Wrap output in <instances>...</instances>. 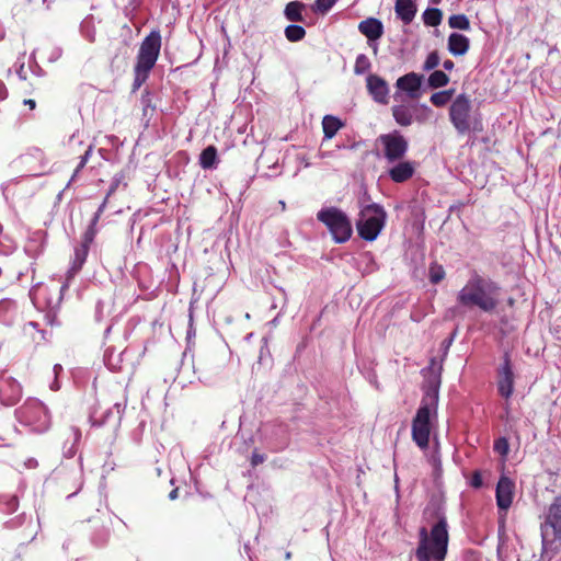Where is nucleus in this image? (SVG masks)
<instances>
[{"label": "nucleus", "instance_id": "f257e3e1", "mask_svg": "<svg viewBox=\"0 0 561 561\" xmlns=\"http://www.w3.org/2000/svg\"><path fill=\"white\" fill-rule=\"evenodd\" d=\"M500 287L490 278L473 272L466 285L457 295L458 304L471 309L479 308L483 312H492L499 305Z\"/></svg>", "mask_w": 561, "mask_h": 561}, {"label": "nucleus", "instance_id": "f03ea898", "mask_svg": "<svg viewBox=\"0 0 561 561\" xmlns=\"http://www.w3.org/2000/svg\"><path fill=\"white\" fill-rule=\"evenodd\" d=\"M448 525L444 515L433 525L428 534L426 527L419 531V546L415 550L417 561H444L448 549Z\"/></svg>", "mask_w": 561, "mask_h": 561}, {"label": "nucleus", "instance_id": "7ed1b4c3", "mask_svg": "<svg viewBox=\"0 0 561 561\" xmlns=\"http://www.w3.org/2000/svg\"><path fill=\"white\" fill-rule=\"evenodd\" d=\"M541 530V560L551 561L561 548V499L556 497L548 507L543 522L540 525Z\"/></svg>", "mask_w": 561, "mask_h": 561}, {"label": "nucleus", "instance_id": "20e7f679", "mask_svg": "<svg viewBox=\"0 0 561 561\" xmlns=\"http://www.w3.org/2000/svg\"><path fill=\"white\" fill-rule=\"evenodd\" d=\"M438 405V388L430 387L412 421V439L421 448L426 449L431 435V416L436 413Z\"/></svg>", "mask_w": 561, "mask_h": 561}, {"label": "nucleus", "instance_id": "39448f33", "mask_svg": "<svg viewBox=\"0 0 561 561\" xmlns=\"http://www.w3.org/2000/svg\"><path fill=\"white\" fill-rule=\"evenodd\" d=\"M365 202H359L356 228L362 239L374 241L385 227L387 213L381 205L376 203L365 204Z\"/></svg>", "mask_w": 561, "mask_h": 561}, {"label": "nucleus", "instance_id": "423d86ee", "mask_svg": "<svg viewBox=\"0 0 561 561\" xmlns=\"http://www.w3.org/2000/svg\"><path fill=\"white\" fill-rule=\"evenodd\" d=\"M317 219L328 228L335 243H345L351 239L352 222L342 209L323 207L318 211Z\"/></svg>", "mask_w": 561, "mask_h": 561}, {"label": "nucleus", "instance_id": "0eeeda50", "mask_svg": "<svg viewBox=\"0 0 561 561\" xmlns=\"http://www.w3.org/2000/svg\"><path fill=\"white\" fill-rule=\"evenodd\" d=\"M21 424L28 426L32 432L44 433L50 427V415L43 402L37 399L27 400L16 410Z\"/></svg>", "mask_w": 561, "mask_h": 561}, {"label": "nucleus", "instance_id": "6e6552de", "mask_svg": "<svg viewBox=\"0 0 561 561\" xmlns=\"http://www.w3.org/2000/svg\"><path fill=\"white\" fill-rule=\"evenodd\" d=\"M471 100L461 93L456 96L449 107V119L458 134L465 135L471 130Z\"/></svg>", "mask_w": 561, "mask_h": 561}, {"label": "nucleus", "instance_id": "1a4fd4ad", "mask_svg": "<svg viewBox=\"0 0 561 561\" xmlns=\"http://www.w3.org/2000/svg\"><path fill=\"white\" fill-rule=\"evenodd\" d=\"M377 140L382 146V154L388 163L403 159L409 150V141L399 130L382 134Z\"/></svg>", "mask_w": 561, "mask_h": 561}, {"label": "nucleus", "instance_id": "9d476101", "mask_svg": "<svg viewBox=\"0 0 561 561\" xmlns=\"http://www.w3.org/2000/svg\"><path fill=\"white\" fill-rule=\"evenodd\" d=\"M161 49V35L159 31H151L141 42L136 65L144 69H152Z\"/></svg>", "mask_w": 561, "mask_h": 561}, {"label": "nucleus", "instance_id": "9b49d317", "mask_svg": "<svg viewBox=\"0 0 561 561\" xmlns=\"http://www.w3.org/2000/svg\"><path fill=\"white\" fill-rule=\"evenodd\" d=\"M514 371L508 352L503 355V363L497 368V391L505 399L514 392Z\"/></svg>", "mask_w": 561, "mask_h": 561}, {"label": "nucleus", "instance_id": "f8f14e48", "mask_svg": "<svg viewBox=\"0 0 561 561\" xmlns=\"http://www.w3.org/2000/svg\"><path fill=\"white\" fill-rule=\"evenodd\" d=\"M21 387L19 382L7 375V373H0V401L4 405H14L21 398Z\"/></svg>", "mask_w": 561, "mask_h": 561}, {"label": "nucleus", "instance_id": "ddd939ff", "mask_svg": "<svg viewBox=\"0 0 561 561\" xmlns=\"http://www.w3.org/2000/svg\"><path fill=\"white\" fill-rule=\"evenodd\" d=\"M387 171L388 176L394 183H404L409 181L415 173L416 163L410 160H399Z\"/></svg>", "mask_w": 561, "mask_h": 561}, {"label": "nucleus", "instance_id": "4468645a", "mask_svg": "<svg viewBox=\"0 0 561 561\" xmlns=\"http://www.w3.org/2000/svg\"><path fill=\"white\" fill-rule=\"evenodd\" d=\"M367 90L375 102L379 104L389 102V85L381 77L369 75L367 77Z\"/></svg>", "mask_w": 561, "mask_h": 561}, {"label": "nucleus", "instance_id": "2eb2a0df", "mask_svg": "<svg viewBox=\"0 0 561 561\" xmlns=\"http://www.w3.org/2000/svg\"><path fill=\"white\" fill-rule=\"evenodd\" d=\"M514 482L508 477H501L496 484V504L500 510L506 511L513 502Z\"/></svg>", "mask_w": 561, "mask_h": 561}, {"label": "nucleus", "instance_id": "dca6fc26", "mask_svg": "<svg viewBox=\"0 0 561 561\" xmlns=\"http://www.w3.org/2000/svg\"><path fill=\"white\" fill-rule=\"evenodd\" d=\"M392 116L396 123L402 127H408L414 121L422 123L423 121L415 116L416 108L413 105L399 104L391 107Z\"/></svg>", "mask_w": 561, "mask_h": 561}, {"label": "nucleus", "instance_id": "f3484780", "mask_svg": "<svg viewBox=\"0 0 561 561\" xmlns=\"http://www.w3.org/2000/svg\"><path fill=\"white\" fill-rule=\"evenodd\" d=\"M88 253H89V248H87V245H81L80 244V245L76 247V249H75V257H73V260L71 262L70 268L67 272L66 282L60 287V294L61 295L69 287V282L82 268V266H83V264H84V262L87 260Z\"/></svg>", "mask_w": 561, "mask_h": 561}, {"label": "nucleus", "instance_id": "a211bd4d", "mask_svg": "<svg viewBox=\"0 0 561 561\" xmlns=\"http://www.w3.org/2000/svg\"><path fill=\"white\" fill-rule=\"evenodd\" d=\"M422 81V75L416 72H409L400 77L397 80L396 85L398 89L405 91L410 98H417Z\"/></svg>", "mask_w": 561, "mask_h": 561}, {"label": "nucleus", "instance_id": "6ab92c4d", "mask_svg": "<svg viewBox=\"0 0 561 561\" xmlns=\"http://www.w3.org/2000/svg\"><path fill=\"white\" fill-rule=\"evenodd\" d=\"M358 31L367 37L368 42H376L383 34V24L376 18H367L359 22Z\"/></svg>", "mask_w": 561, "mask_h": 561}, {"label": "nucleus", "instance_id": "aec40b11", "mask_svg": "<svg viewBox=\"0 0 561 561\" xmlns=\"http://www.w3.org/2000/svg\"><path fill=\"white\" fill-rule=\"evenodd\" d=\"M126 403L125 402H115L111 409H107L102 419L98 420L94 415L91 416V421L93 425L102 426L104 424L114 422L115 424H119L123 413L125 411Z\"/></svg>", "mask_w": 561, "mask_h": 561}, {"label": "nucleus", "instance_id": "412c9836", "mask_svg": "<svg viewBox=\"0 0 561 561\" xmlns=\"http://www.w3.org/2000/svg\"><path fill=\"white\" fill-rule=\"evenodd\" d=\"M394 12L397 18L408 25L414 20L417 8L413 0H396Z\"/></svg>", "mask_w": 561, "mask_h": 561}, {"label": "nucleus", "instance_id": "4be33fe9", "mask_svg": "<svg viewBox=\"0 0 561 561\" xmlns=\"http://www.w3.org/2000/svg\"><path fill=\"white\" fill-rule=\"evenodd\" d=\"M470 47V41L467 36L459 33H451L448 37V50L454 56H463Z\"/></svg>", "mask_w": 561, "mask_h": 561}, {"label": "nucleus", "instance_id": "5701e85b", "mask_svg": "<svg viewBox=\"0 0 561 561\" xmlns=\"http://www.w3.org/2000/svg\"><path fill=\"white\" fill-rule=\"evenodd\" d=\"M218 164L217 149L215 146L206 147L199 154V165L204 170L216 169Z\"/></svg>", "mask_w": 561, "mask_h": 561}, {"label": "nucleus", "instance_id": "b1692460", "mask_svg": "<svg viewBox=\"0 0 561 561\" xmlns=\"http://www.w3.org/2000/svg\"><path fill=\"white\" fill-rule=\"evenodd\" d=\"M305 8L306 4L300 1H290L285 7L284 15L290 22H302Z\"/></svg>", "mask_w": 561, "mask_h": 561}, {"label": "nucleus", "instance_id": "393cba45", "mask_svg": "<svg viewBox=\"0 0 561 561\" xmlns=\"http://www.w3.org/2000/svg\"><path fill=\"white\" fill-rule=\"evenodd\" d=\"M341 127H343V123L340 118L332 115H325L322 119L324 139L333 138Z\"/></svg>", "mask_w": 561, "mask_h": 561}, {"label": "nucleus", "instance_id": "a878e982", "mask_svg": "<svg viewBox=\"0 0 561 561\" xmlns=\"http://www.w3.org/2000/svg\"><path fill=\"white\" fill-rule=\"evenodd\" d=\"M422 19L425 25L437 26L442 23L443 12L437 8H427L423 12Z\"/></svg>", "mask_w": 561, "mask_h": 561}, {"label": "nucleus", "instance_id": "bb28decb", "mask_svg": "<svg viewBox=\"0 0 561 561\" xmlns=\"http://www.w3.org/2000/svg\"><path fill=\"white\" fill-rule=\"evenodd\" d=\"M449 82V77L442 70H434L428 79L427 84L432 89H438L447 85Z\"/></svg>", "mask_w": 561, "mask_h": 561}, {"label": "nucleus", "instance_id": "cd10ccee", "mask_svg": "<svg viewBox=\"0 0 561 561\" xmlns=\"http://www.w3.org/2000/svg\"><path fill=\"white\" fill-rule=\"evenodd\" d=\"M19 507V500L15 495H0V511L10 514L14 513Z\"/></svg>", "mask_w": 561, "mask_h": 561}, {"label": "nucleus", "instance_id": "c85d7f7f", "mask_svg": "<svg viewBox=\"0 0 561 561\" xmlns=\"http://www.w3.org/2000/svg\"><path fill=\"white\" fill-rule=\"evenodd\" d=\"M454 92V89L435 92L431 95V103L437 107H443L451 100Z\"/></svg>", "mask_w": 561, "mask_h": 561}, {"label": "nucleus", "instance_id": "c756f323", "mask_svg": "<svg viewBox=\"0 0 561 561\" xmlns=\"http://www.w3.org/2000/svg\"><path fill=\"white\" fill-rule=\"evenodd\" d=\"M285 36L289 42H299L306 36V30L297 24H290L285 28Z\"/></svg>", "mask_w": 561, "mask_h": 561}, {"label": "nucleus", "instance_id": "7c9ffc66", "mask_svg": "<svg viewBox=\"0 0 561 561\" xmlns=\"http://www.w3.org/2000/svg\"><path fill=\"white\" fill-rule=\"evenodd\" d=\"M16 309L15 301L11 299H3L0 301V321L10 322L11 313Z\"/></svg>", "mask_w": 561, "mask_h": 561}, {"label": "nucleus", "instance_id": "2f4dec72", "mask_svg": "<svg viewBox=\"0 0 561 561\" xmlns=\"http://www.w3.org/2000/svg\"><path fill=\"white\" fill-rule=\"evenodd\" d=\"M448 24L451 28L467 31L470 28V21L465 14L449 16Z\"/></svg>", "mask_w": 561, "mask_h": 561}, {"label": "nucleus", "instance_id": "473e14b6", "mask_svg": "<svg viewBox=\"0 0 561 561\" xmlns=\"http://www.w3.org/2000/svg\"><path fill=\"white\" fill-rule=\"evenodd\" d=\"M110 538V529L107 527L96 528L91 537V541L95 547H103Z\"/></svg>", "mask_w": 561, "mask_h": 561}, {"label": "nucleus", "instance_id": "72a5a7b5", "mask_svg": "<svg viewBox=\"0 0 561 561\" xmlns=\"http://www.w3.org/2000/svg\"><path fill=\"white\" fill-rule=\"evenodd\" d=\"M371 62L365 54H359L356 57L354 65V72L357 76L364 75L370 70Z\"/></svg>", "mask_w": 561, "mask_h": 561}, {"label": "nucleus", "instance_id": "f704fd0d", "mask_svg": "<svg viewBox=\"0 0 561 561\" xmlns=\"http://www.w3.org/2000/svg\"><path fill=\"white\" fill-rule=\"evenodd\" d=\"M444 277H445L444 267L440 264L433 262L428 268L430 282L432 284H438L439 282H442L444 279Z\"/></svg>", "mask_w": 561, "mask_h": 561}, {"label": "nucleus", "instance_id": "c9c22d12", "mask_svg": "<svg viewBox=\"0 0 561 561\" xmlns=\"http://www.w3.org/2000/svg\"><path fill=\"white\" fill-rule=\"evenodd\" d=\"M151 69H144L138 65H135L134 72H135V79H134V89H139L142 83L148 79L149 72Z\"/></svg>", "mask_w": 561, "mask_h": 561}, {"label": "nucleus", "instance_id": "e433bc0d", "mask_svg": "<svg viewBox=\"0 0 561 561\" xmlns=\"http://www.w3.org/2000/svg\"><path fill=\"white\" fill-rule=\"evenodd\" d=\"M71 432V435H72V443L71 445L67 448V446H65V456L68 457V458H71L75 456L77 449H76V444L80 440L81 438V432L79 428L77 427H71L70 430Z\"/></svg>", "mask_w": 561, "mask_h": 561}, {"label": "nucleus", "instance_id": "4c0bfd02", "mask_svg": "<svg viewBox=\"0 0 561 561\" xmlns=\"http://www.w3.org/2000/svg\"><path fill=\"white\" fill-rule=\"evenodd\" d=\"M439 62H440V58H439L438 51H436V50L431 51L427 55L426 60L424 61L423 70L431 71V70L435 69L439 65Z\"/></svg>", "mask_w": 561, "mask_h": 561}, {"label": "nucleus", "instance_id": "58836bf2", "mask_svg": "<svg viewBox=\"0 0 561 561\" xmlns=\"http://www.w3.org/2000/svg\"><path fill=\"white\" fill-rule=\"evenodd\" d=\"M493 449L502 457H506L510 451V444L505 437H500L494 440Z\"/></svg>", "mask_w": 561, "mask_h": 561}, {"label": "nucleus", "instance_id": "ea45409f", "mask_svg": "<svg viewBox=\"0 0 561 561\" xmlns=\"http://www.w3.org/2000/svg\"><path fill=\"white\" fill-rule=\"evenodd\" d=\"M26 522V515L25 514H20L13 518H10L9 520H7L3 526L4 528L7 529H16L21 526H23Z\"/></svg>", "mask_w": 561, "mask_h": 561}, {"label": "nucleus", "instance_id": "a19ab883", "mask_svg": "<svg viewBox=\"0 0 561 561\" xmlns=\"http://www.w3.org/2000/svg\"><path fill=\"white\" fill-rule=\"evenodd\" d=\"M336 0H316L314 9L320 13H327L335 4Z\"/></svg>", "mask_w": 561, "mask_h": 561}, {"label": "nucleus", "instance_id": "79ce46f5", "mask_svg": "<svg viewBox=\"0 0 561 561\" xmlns=\"http://www.w3.org/2000/svg\"><path fill=\"white\" fill-rule=\"evenodd\" d=\"M91 153H92V145H90L87 148V150L84 151V153L81 156L80 162H79L78 167L76 168L70 182L77 176V174L81 171V169L84 168V165L87 164Z\"/></svg>", "mask_w": 561, "mask_h": 561}, {"label": "nucleus", "instance_id": "37998d69", "mask_svg": "<svg viewBox=\"0 0 561 561\" xmlns=\"http://www.w3.org/2000/svg\"><path fill=\"white\" fill-rule=\"evenodd\" d=\"M140 102L142 105L144 116H147L148 110L154 111L156 105L152 104V100L149 92H146L141 95Z\"/></svg>", "mask_w": 561, "mask_h": 561}, {"label": "nucleus", "instance_id": "c03bdc74", "mask_svg": "<svg viewBox=\"0 0 561 561\" xmlns=\"http://www.w3.org/2000/svg\"><path fill=\"white\" fill-rule=\"evenodd\" d=\"M94 226L92 222L91 225L89 226V228L87 229V231L84 232L83 234V240L81 242V245H87V248H90V244L92 243L94 237H95V229H94Z\"/></svg>", "mask_w": 561, "mask_h": 561}, {"label": "nucleus", "instance_id": "a18cd8bd", "mask_svg": "<svg viewBox=\"0 0 561 561\" xmlns=\"http://www.w3.org/2000/svg\"><path fill=\"white\" fill-rule=\"evenodd\" d=\"M483 484V481H482V476L479 471H474L472 473V477H471V480H470V485L474 489H479L481 488Z\"/></svg>", "mask_w": 561, "mask_h": 561}, {"label": "nucleus", "instance_id": "49530a36", "mask_svg": "<svg viewBox=\"0 0 561 561\" xmlns=\"http://www.w3.org/2000/svg\"><path fill=\"white\" fill-rule=\"evenodd\" d=\"M265 455L259 454L254 451L251 457V465L252 467H256L265 461Z\"/></svg>", "mask_w": 561, "mask_h": 561}, {"label": "nucleus", "instance_id": "de8ad7c7", "mask_svg": "<svg viewBox=\"0 0 561 561\" xmlns=\"http://www.w3.org/2000/svg\"><path fill=\"white\" fill-rule=\"evenodd\" d=\"M62 55V49L60 47H54L48 56V60L54 62L58 60Z\"/></svg>", "mask_w": 561, "mask_h": 561}, {"label": "nucleus", "instance_id": "09e8293b", "mask_svg": "<svg viewBox=\"0 0 561 561\" xmlns=\"http://www.w3.org/2000/svg\"><path fill=\"white\" fill-rule=\"evenodd\" d=\"M106 202H107V198L104 199V202L100 205V207L98 208L96 213L94 214V217L92 219V224L93 225H96L101 214L104 211V208L106 206Z\"/></svg>", "mask_w": 561, "mask_h": 561}, {"label": "nucleus", "instance_id": "8fccbe9b", "mask_svg": "<svg viewBox=\"0 0 561 561\" xmlns=\"http://www.w3.org/2000/svg\"><path fill=\"white\" fill-rule=\"evenodd\" d=\"M45 321H46V323H47V324H49V325H51V327H53V325H55V324H57V316H56V313H55V312L49 311V312L45 316Z\"/></svg>", "mask_w": 561, "mask_h": 561}, {"label": "nucleus", "instance_id": "3c124183", "mask_svg": "<svg viewBox=\"0 0 561 561\" xmlns=\"http://www.w3.org/2000/svg\"><path fill=\"white\" fill-rule=\"evenodd\" d=\"M8 96V89L5 84L0 81V100H4Z\"/></svg>", "mask_w": 561, "mask_h": 561}, {"label": "nucleus", "instance_id": "603ef678", "mask_svg": "<svg viewBox=\"0 0 561 561\" xmlns=\"http://www.w3.org/2000/svg\"><path fill=\"white\" fill-rule=\"evenodd\" d=\"M443 67H444V69H445V70L450 71V70H453V69H454L455 64H454V61H453V60H450V59H446V60L443 62Z\"/></svg>", "mask_w": 561, "mask_h": 561}, {"label": "nucleus", "instance_id": "864d4df0", "mask_svg": "<svg viewBox=\"0 0 561 561\" xmlns=\"http://www.w3.org/2000/svg\"><path fill=\"white\" fill-rule=\"evenodd\" d=\"M179 496V490L178 489H173L170 493H169V499L171 501H174L176 500Z\"/></svg>", "mask_w": 561, "mask_h": 561}, {"label": "nucleus", "instance_id": "5fc2aeb1", "mask_svg": "<svg viewBox=\"0 0 561 561\" xmlns=\"http://www.w3.org/2000/svg\"><path fill=\"white\" fill-rule=\"evenodd\" d=\"M61 371H62V366L59 365V364H56L54 366V374H55V376L57 377L59 375V373H61Z\"/></svg>", "mask_w": 561, "mask_h": 561}, {"label": "nucleus", "instance_id": "6e6d98bb", "mask_svg": "<svg viewBox=\"0 0 561 561\" xmlns=\"http://www.w3.org/2000/svg\"><path fill=\"white\" fill-rule=\"evenodd\" d=\"M24 104L28 105L30 108H35V105H36L35 101L32 99L24 100Z\"/></svg>", "mask_w": 561, "mask_h": 561}, {"label": "nucleus", "instance_id": "4d7b16f0", "mask_svg": "<svg viewBox=\"0 0 561 561\" xmlns=\"http://www.w3.org/2000/svg\"><path fill=\"white\" fill-rule=\"evenodd\" d=\"M369 46L373 48L374 54L378 53V45L376 42H368Z\"/></svg>", "mask_w": 561, "mask_h": 561}, {"label": "nucleus", "instance_id": "13d9d810", "mask_svg": "<svg viewBox=\"0 0 561 561\" xmlns=\"http://www.w3.org/2000/svg\"><path fill=\"white\" fill-rule=\"evenodd\" d=\"M23 69H24V65L22 64L18 70V76L21 78V79H25V77L23 76Z\"/></svg>", "mask_w": 561, "mask_h": 561}, {"label": "nucleus", "instance_id": "bf43d9fd", "mask_svg": "<svg viewBox=\"0 0 561 561\" xmlns=\"http://www.w3.org/2000/svg\"><path fill=\"white\" fill-rule=\"evenodd\" d=\"M50 389H51V390H58V389H59V383H58V381H57V380H55V381L51 383Z\"/></svg>", "mask_w": 561, "mask_h": 561}, {"label": "nucleus", "instance_id": "052dcab7", "mask_svg": "<svg viewBox=\"0 0 561 561\" xmlns=\"http://www.w3.org/2000/svg\"><path fill=\"white\" fill-rule=\"evenodd\" d=\"M453 339H454V336H451L449 340L444 341L446 348H448L450 346V344L453 343Z\"/></svg>", "mask_w": 561, "mask_h": 561}, {"label": "nucleus", "instance_id": "680f3d73", "mask_svg": "<svg viewBox=\"0 0 561 561\" xmlns=\"http://www.w3.org/2000/svg\"><path fill=\"white\" fill-rule=\"evenodd\" d=\"M37 465V461L35 459L28 460V467H35Z\"/></svg>", "mask_w": 561, "mask_h": 561}, {"label": "nucleus", "instance_id": "e2e57ef3", "mask_svg": "<svg viewBox=\"0 0 561 561\" xmlns=\"http://www.w3.org/2000/svg\"><path fill=\"white\" fill-rule=\"evenodd\" d=\"M279 205H280V207H282V210H285V208H286V204H285V202H284V201H280V202H279Z\"/></svg>", "mask_w": 561, "mask_h": 561}, {"label": "nucleus", "instance_id": "0e129e2a", "mask_svg": "<svg viewBox=\"0 0 561 561\" xmlns=\"http://www.w3.org/2000/svg\"><path fill=\"white\" fill-rule=\"evenodd\" d=\"M30 325L36 328L37 323L36 322H30Z\"/></svg>", "mask_w": 561, "mask_h": 561}, {"label": "nucleus", "instance_id": "69168bd1", "mask_svg": "<svg viewBox=\"0 0 561 561\" xmlns=\"http://www.w3.org/2000/svg\"><path fill=\"white\" fill-rule=\"evenodd\" d=\"M432 3H438L439 0H431Z\"/></svg>", "mask_w": 561, "mask_h": 561}, {"label": "nucleus", "instance_id": "338daca9", "mask_svg": "<svg viewBox=\"0 0 561 561\" xmlns=\"http://www.w3.org/2000/svg\"><path fill=\"white\" fill-rule=\"evenodd\" d=\"M76 493H77V491H76V492H73V493H70V494L68 495V497L73 496Z\"/></svg>", "mask_w": 561, "mask_h": 561}, {"label": "nucleus", "instance_id": "774afa93", "mask_svg": "<svg viewBox=\"0 0 561 561\" xmlns=\"http://www.w3.org/2000/svg\"><path fill=\"white\" fill-rule=\"evenodd\" d=\"M28 1L31 2L32 0H28Z\"/></svg>", "mask_w": 561, "mask_h": 561}]
</instances>
